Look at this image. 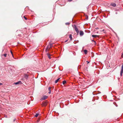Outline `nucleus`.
Segmentation results:
<instances>
[{"label": "nucleus", "mask_w": 123, "mask_h": 123, "mask_svg": "<svg viewBox=\"0 0 123 123\" xmlns=\"http://www.w3.org/2000/svg\"><path fill=\"white\" fill-rule=\"evenodd\" d=\"M116 14H117V12H116Z\"/></svg>", "instance_id": "nucleus-27"}, {"label": "nucleus", "mask_w": 123, "mask_h": 123, "mask_svg": "<svg viewBox=\"0 0 123 123\" xmlns=\"http://www.w3.org/2000/svg\"><path fill=\"white\" fill-rule=\"evenodd\" d=\"M51 87H49L48 88V90L49 91V94H50L51 93Z\"/></svg>", "instance_id": "nucleus-8"}, {"label": "nucleus", "mask_w": 123, "mask_h": 123, "mask_svg": "<svg viewBox=\"0 0 123 123\" xmlns=\"http://www.w3.org/2000/svg\"><path fill=\"white\" fill-rule=\"evenodd\" d=\"M123 73V64H122L121 67V69L120 72V75L121 76Z\"/></svg>", "instance_id": "nucleus-3"}, {"label": "nucleus", "mask_w": 123, "mask_h": 123, "mask_svg": "<svg viewBox=\"0 0 123 123\" xmlns=\"http://www.w3.org/2000/svg\"><path fill=\"white\" fill-rule=\"evenodd\" d=\"M84 53L85 54H87V50H84Z\"/></svg>", "instance_id": "nucleus-11"}, {"label": "nucleus", "mask_w": 123, "mask_h": 123, "mask_svg": "<svg viewBox=\"0 0 123 123\" xmlns=\"http://www.w3.org/2000/svg\"><path fill=\"white\" fill-rule=\"evenodd\" d=\"M92 37L94 38L96 37H99V36L97 35H92Z\"/></svg>", "instance_id": "nucleus-9"}, {"label": "nucleus", "mask_w": 123, "mask_h": 123, "mask_svg": "<svg viewBox=\"0 0 123 123\" xmlns=\"http://www.w3.org/2000/svg\"><path fill=\"white\" fill-rule=\"evenodd\" d=\"M2 83H0V85H2Z\"/></svg>", "instance_id": "nucleus-25"}, {"label": "nucleus", "mask_w": 123, "mask_h": 123, "mask_svg": "<svg viewBox=\"0 0 123 123\" xmlns=\"http://www.w3.org/2000/svg\"><path fill=\"white\" fill-rule=\"evenodd\" d=\"M69 37L71 40L72 39V35L71 34H70L69 35Z\"/></svg>", "instance_id": "nucleus-10"}, {"label": "nucleus", "mask_w": 123, "mask_h": 123, "mask_svg": "<svg viewBox=\"0 0 123 123\" xmlns=\"http://www.w3.org/2000/svg\"><path fill=\"white\" fill-rule=\"evenodd\" d=\"M22 84V83L21 82V81H19L18 82H16V83H15V84L16 85H17V84Z\"/></svg>", "instance_id": "nucleus-7"}, {"label": "nucleus", "mask_w": 123, "mask_h": 123, "mask_svg": "<svg viewBox=\"0 0 123 123\" xmlns=\"http://www.w3.org/2000/svg\"><path fill=\"white\" fill-rule=\"evenodd\" d=\"M38 114L37 113L36 114L35 116L36 117H37L38 116Z\"/></svg>", "instance_id": "nucleus-16"}, {"label": "nucleus", "mask_w": 123, "mask_h": 123, "mask_svg": "<svg viewBox=\"0 0 123 123\" xmlns=\"http://www.w3.org/2000/svg\"><path fill=\"white\" fill-rule=\"evenodd\" d=\"M16 119L15 118L14 120H13V121L14 122L15 121V120H16Z\"/></svg>", "instance_id": "nucleus-23"}, {"label": "nucleus", "mask_w": 123, "mask_h": 123, "mask_svg": "<svg viewBox=\"0 0 123 123\" xmlns=\"http://www.w3.org/2000/svg\"><path fill=\"white\" fill-rule=\"evenodd\" d=\"M52 44L51 43H50L47 46V47L46 49V50H48V49H50L51 47L53 46Z\"/></svg>", "instance_id": "nucleus-2"}, {"label": "nucleus", "mask_w": 123, "mask_h": 123, "mask_svg": "<svg viewBox=\"0 0 123 123\" xmlns=\"http://www.w3.org/2000/svg\"><path fill=\"white\" fill-rule=\"evenodd\" d=\"M60 79V78H59L58 79H57V80H56L55 81V83H57L58 81Z\"/></svg>", "instance_id": "nucleus-12"}, {"label": "nucleus", "mask_w": 123, "mask_h": 123, "mask_svg": "<svg viewBox=\"0 0 123 123\" xmlns=\"http://www.w3.org/2000/svg\"><path fill=\"white\" fill-rule=\"evenodd\" d=\"M48 98V96H46V95H44L43 96L42 98H41V100H45L47 98Z\"/></svg>", "instance_id": "nucleus-4"}, {"label": "nucleus", "mask_w": 123, "mask_h": 123, "mask_svg": "<svg viewBox=\"0 0 123 123\" xmlns=\"http://www.w3.org/2000/svg\"><path fill=\"white\" fill-rule=\"evenodd\" d=\"M110 5L113 7H115L116 6V4L114 3H111Z\"/></svg>", "instance_id": "nucleus-5"}, {"label": "nucleus", "mask_w": 123, "mask_h": 123, "mask_svg": "<svg viewBox=\"0 0 123 123\" xmlns=\"http://www.w3.org/2000/svg\"><path fill=\"white\" fill-rule=\"evenodd\" d=\"M93 41V42H94L95 43H96V42L95 41Z\"/></svg>", "instance_id": "nucleus-24"}, {"label": "nucleus", "mask_w": 123, "mask_h": 123, "mask_svg": "<svg viewBox=\"0 0 123 123\" xmlns=\"http://www.w3.org/2000/svg\"><path fill=\"white\" fill-rule=\"evenodd\" d=\"M47 55L48 56L49 58V59H51V58L50 57V55L49 54H47Z\"/></svg>", "instance_id": "nucleus-13"}, {"label": "nucleus", "mask_w": 123, "mask_h": 123, "mask_svg": "<svg viewBox=\"0 0 123 123\" xmlns=\"http://www.w3.org/2000/svg\"><path fill=\"white\" fill-rule=\"evenodd\" d=\"M73 0H68V1L70 2L72 1Z\"/></svg>", "instance_id": "nucleus-22"}, {"label": "nucleus", "mask_w": 123, "mask_h": 123, "mask_svg": "<svg viewBox=\"0 0 123 123\" xmlns=\"http://www.w3.org/2000/svg\"><path fill=\"white\" fill-rule=\"evenodd\" d=\"M66 82L65 80H64L63 81V84L64 85L65 84V83H66Z\"/></svg>", "instance_id": "nucleus-14"}, {"label": "nucleus", "mask_w": 123, "mask_h": 123, "mask_svg": "<svg viewBox=\"0 0 123 123\" xmlns=\"http://www.w3.org/2000/svg\"><path fill=\"white\" fill-rule=\"evenodd\" d=\"M121 56L122 57V58H123V53L122 54Z\"/></svg>", "instance_id": "nucleus-21"}, {"label": "nucleus", "mask_w": 123, "mask_h": 123, "mask_svg": "<svg viewBox=\"0 0 123 123\" xmlns=\"http://www.w3.org/2000/svg\"><path fill=\"white\" fill-rule=\"evenodd\" d=\"M69 24H70V23H68V22L66 23H65V24L66 25H69Z\"/></svg>", "instance_id": "nucleus-15"}, {"label": "nucleus", "mask_w": 123, "mask_h": 123, "mask_svg": "<svg viewBox=\"0 0 123 123\" xmlns=\"http://www.w3.org/2000/svg\"><path fill=\"white\" fill-rule=\"evenodd\" d=\"M46 103H44V104H43V105L44 106H46Z\"/></svg>", "instance_id": "nucleus-17"}, {"label": "nucleus", "mask_w": 123, "mask_h": 123, "mask_svg": "<svg viewBox=\"0 0 123 123\" xmlns=\"http://www.w3.org/2000/svg\"><path fill=\"white\" fill-rule=\"evenodd\" d=\"M74 29L77 32V34H78L79 32V31L78 30V29L75 25H74Z\"/></svg>", "instance_id": "nucleus-1"}, {"label": "nucleus", "mask_w": 123, "mask_h": 123, "mask_svg": "<svg viewBox=\"0 0 123 123\" xmlns=\"http://www.w3.org/2000/svg\"><path fill=\"white\" fill-rule=\"evenodd\" d=\"M10 52H11V55H12V56H13V55L12 52V51L11 50H10Z\"/></svg>", "instance_id": "nucleus-18"}, {"label": "nucleus", "mask_w": 123, "mask_h": 123, "mask_svg": "<svg viewBox=\"0 0 123 123\" xmlns=\"http://www.w3.org/2000/svg\"><path fill=\"white\" fill-rule=\"evenodd\" d=\"M84 32L82 31H80V36H82L84 34Z\"/></svg>", "instance_id": "nucleus-6"}, {"label": "nucleus", "mask_w": 123, "mask_h": 123, "mask_svg": "<svg viewBox=\"0 0 123 123\" xmlns=\"http://www.w3.org/2000/svg\"><path fill=\"white\" fill-rule=\"evenodd\" d=\"M87 62L88 63H89V62H88L87 61Z\"/></svg>", "instance_id": "nucleus-26"}, {"label": "nucleus", "mask_w": 123, "mask_h": 123, "mask_svg": "<svg viewBox=\"0 0 123 123\" xmlns=\"http://www.w3.org/2000/svg\"><path fill=\"white\" fill-rule=\"evenodd\" d=\"M24 18L25 19V20H27V18H26V17H25V16H24Z\"/></svg>", "instance_id": "nucleus-19"}, {"label": "nucleus", "mask_w": 123, "mask_h": 123, "mask_svg": "<svg viewBox=\"0 0 123 123\" xmlns=\"http://www.w3.org/2000/svg\"><path fill=\"white\" fill-rule=\"evenodd\" d=\"M4 55L5 56V57H6L7 55L6 54H5Z\"/></svg>", "instance_id": "nucleus-20"}]
</instances>
